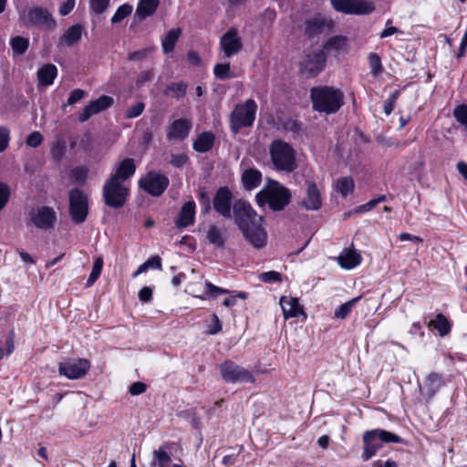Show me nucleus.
<instances>
[{"instance_id": "nucleus-50", "label": "nucleus", "mask_w": 467, "mask_h": 467, "mask_svg": "<svg viewBox=\"0 0 467 467\" xmlns=\"http://www.w3.org/2000/svg\"><path fill=\"white\" fill-rule=\"evenodd\" d=\"M258 278L264 283L270 284L280 282L282 280V275L276 271H268L260 274Z\"/></svg>"}, {"instance_id": "nucleus-61", "label": "nucleus", "mask_w": 467, "mask_h": 467, "mask_svg": "<svg viewBox=\"0 0 467 467\" xmlns=\"http://www.w3.org/2000/svg\"><path fill=\"white\" fill-rule=\"evenodd\" d=\"M146 389H147V386L145 383L137 381V382L132 383L130 386L129 392L131 395H140V394L144 393L146 391Z\"/></svg>"}, {"instance_id": "nucleus-33", "label": "nucleus", "mask_w": 467, "mask_h": 467, "mask_svg": "<svg viewBox=\"0 0 467 467\" xmlns=\"http://www.w3.org/2000/svg\"><path fill=\"white\" fill-rule=\"evenodd\" d=\"M442 384V378L440 374L432 372L431 373L425 381L424 389H421L423 395L431 398L441 388Z\"/></svg>"}, {"instance_id": "nucleus-29", "label": "nucleus", "mask_w": 467, "mask_h": 467, "mask_svg": "<svg viewBox=\"0 0 467 467\" xmlns=\"http://www.w3.org/2000/svg\"><path fill=\"white\" fill-rule=\"evenodd\" d=\"M159 4V0H140L136 8L135 17L142 21L152 16L156 12Z\"/></svg>"}, {"instance_id": "nucleus-31", "label": "nucleus", "mask_w": 467, "mask_h": 467, "mask_svg": "<svg viewBox=\"0 0 467 467\" xmlns=\"http://www.w3.org/2000/svg\"><path fill=\"white\" fill-rule=\"evenodd\" d=\"M169 448L170 445L168 443H165L161 445L158 450L153 451V460L152 462L150 463L151 467H170L171 458L168 452Z\"/></svg>"}, {"instance_id": "nucleus-62", "label": "nucleus", "mask_w": 467, "mask_h": 467, "mask_svg": "<svg viewBox=\"0 0 467 467\" xmlns=\"http://www.w3.org/2000/svg\"><path fill=\"white\" fill-rule=\"evenodd\" d=\"M188 157L185 154H175L171 155V163L176 167L181 168L188 161Z\"/></svg>"}, {"instance_id": "nucleus-21", "label": "nucleus", "mask_w": 467, "mask_h": 467, "mask_svg": "<svg viewBox=\"0 0 467 467\" xmlns=\"http://www.w3.org/2000/svg\"><path fill=\"white\" fill-rule=\"evenodd\" d=\"M363 453H362V460L363 461H368L371 459L376 452L381 449L382 442L379 440V436L375 430L371 431H366L363 433Z\"/></svg>"}, {"instance_id": "nucleus-11", "label": "nucleus", "mask_w": 467, "mask_h": 467, "mask_svg": "<svg viewBox=\"0 0 467 467\" xmlns=\"http://www.w3.org/2000/svg\"><path fill=\"white\" fill-rule=\"evenodd\" d=\"M169 178L156 171H149L139 181V186L151 196H161L169 186Z\"/></svg>"}, {"instance_id": "nucleus-19", "label": "nucleus", "mask_w": 467, "mask_h": 467, "mask_svg": "<svg viewBox=\"0 0 467 467\" xmlns=\"http://www.w3.org/2000/svg\"><path fill=\"white\" fill-rule=\"evenodd\" d=\"M306 198L300 202V205L309 211H317L322 206L320 191L316 182H306Z\"/></svg>"}, {"instance_id": "nucleus-23", "label": "nucleus", "mask_w": 467, "mask_h": 467, "mask_svg": "<svg viewBox=\"0 0 467 467\" xmlns=\"http://www.w3.org/2000/svg\"><path fill=\"white\" fill-rule=\"evenodd\" d=\"M83 26L75 24L68 27L57 41V47H72L81 40Z\"/></svg>"}, {"instance_id": "nucleus-25", "label": "nucleus", "mask_w": 467, "mask_h": 467, "mask_svg": "<svg viewBox=\"0 0 467 467\" xmlns=\"http://www.w3.org/2000/svg\"><path fill=\"white\" fill-rule=\"evenodd\" d=\"M280 305L285 319L296 317L299 315H304L306 317L303 307L300 306L296 297L282 296L280 299Z\"/></svg>"}, {"instance_id": "nucleus-49", "label": "nucleus", "mask_w": 467, "mask_h": 467, "mask_svg": "<svg viewBox=\"0 0 467 467\" xmlns=\"http://www.w3.org/2000/svg\"><path fill=\"white\" fill-rule=\"evenodd\" d=\"M11 195L10 187L5 183L0 182V212L5 207L7 204Z\"/></svg>"}, {"instance_id": "nucleus-58", "label": "nucleus", "mask_w": 467, "mask_h": 467, "mask_svg": "<svg viewBox=\"0 0 467 467\" xmlns=\"http://www.w3.org/2000/svg\"><path fill=\"white\" fill-rule=\"evenodd\" d=\"M400 96V90H395L389 98L388 101L384 105V112L389 115L395 107V103Z\"/></svg>"}, {"instance_id": "nucleus-10", "label": "nucleus", "mask_w": 467, "mask_h": 467, "mask_svg": "<svg viewBox=\"0 0 467 467\" xmlns=\"http://www.w3.org/2000/svg\"><path fill=\"white\" fill-rule=\"evenodd\" d=\"M330 3L337 12L345 15L368 16L376 9L371 0H330Z\"/></svg>"}, {"instance_id": "nucleus-30", "label": "nucleus", "mask_w": 467, "mask_h": 467, "mask_svg": "<svg viewBox=\"0 0 467 467\" xmlns=\"http://www.w3.org/2000/svg\"><path fill=\"white\" fill-rule=\"evenodd\" d=\"M241 180L244 188L247 191H251L260 185L262 173L254 168H250L243 172Z\"/></svg>"}, {"instance_id": "nucleus-34", "label": "nucleus", "mask_w": 467, "mask_h": 467, "mask_svg": "<svg viewBox=\"0 0 467 467\" xmlns=\"http://www.w3.org/2000/svg\"><path fill=\"white\" fill-rule=\"evenodd\" d=\"M182 35V29L181 28H173L170 30L164 38L161 41V46L163 49L164 54H168L170 52H172L175 45Z\"/></svg>"}, {"instance_id": "nucleus-14", "label": "nucleus", "mask_w": 467, "mask_h": 467, "mask_svg": "<svg viewBox=\"0 0 467 467\" xmlns=\"http://www.w3.org/2000/svg\"><path fill=\"white\" fill-rule=\"evenodd\" d=\"M327 57L324 50H317L306 55L301 63L302 70L307 78H314L325 67Z\"/></svg>"}, {"instance_id": "nucleus-32", "label": "nucleus", "mask_w": 467, "mask_h": 467, "mask_svg": "<svg viewBox=\"0 0 467 467\" xmlns=\"http://www.w3.org/2000/svg\"><path fill=\"white\" fill-rule=\"evenodd\" d=\"M57 74V68L53 64H47L37 71L38 83L44 87L53 84Z\"/></svg>"}, {"instance_id": "nucleus-44", "label": "nucleus", "mask_w": 467, "mask_h": 467, "mask_svg": "<svg viewBox=\"0 0 467 467\" xmlns=\"http://www.w3.org/2000/svg\"><path fill=\"white\" fill-rule=\"evenodd\" d=\"M188 85L182 81L174 82L167 87V90L171 91L177 99L184 97L187 92Z\"/></svg>"}, {"instance_id": "nucleus-1", "label": "nucleus", "mask_w": 467, "mask_h": 467, "mask_svg": "<svg viewBox=\"0 0 467 467\" xmlns=\"http://www.w3.org/2000/svg\"><path fill=\"white\" fill-rule=\"evenodd\" d=\"M233 216L244 237L254 248L265 246L267 234L262 226L263 217L256 213L248 202L236 200L233 204Z\"/></svg>"}, {"instance_id": "nucleus-5", "label": "nucleus", "mask_w": 467, "mask_h": 467, "mask_svg": "<svg viewBox=\"0 0 467 467\" xmlns=\"http://www.w3.org/2000/svg\"><path fill=\"white\" fill-rule=\"evenodd\" d=\"M19 19L26 26H38L45 30H54L57 24L52 14L45 7H25L19 11Z\"/></svg>"}, {"instance_id": "nucleus-2", "label": "nucleus", "mask_w": 467, "mask_h": 467, "mask_svg": "<svg viewBox=\"0 0 467 467\" xmlns=\"http://www.w3.org/2000/svg\"><path fill=\"white\" fill-rule=\"evenodd\" d=\"M310 99L315 111L331 115L344 105V93L331 86H317L310 89Z\"/></svg>"}, {"instance_id": "nucleus-38", "label": "nucleus", "mask_w": 467, "mask_h": 467, "mask_svg": "<svg viewBox=\"0 0 467 467\" xmlns=\"http://www.w3.org/2000/svg\"><path fill=\"white\" fill-rule=\"evenodd\" d=\"M360 298L361 296H357L339 306L334 313L335 317L338 319H345L351 312L353 306L360 300Z\"/></svg>"}, {"instance_id": "nucleus-63", "label": "nucleus", "mask_w": 467, "mask_h": 467, "mask_svg": "<svg viewBox=\"0 0 467 467\" xmlns=\"http://www.w3.org/2000/svg\"><path fill=\"white\" fill-rule=\"evenodd\" d=\"M284 127L286 130H290L294 133H299L302 130L301 123L294 119L286 120Z\"/></svg>"}, {"instance_id": "nucleus-40", "label": "nucleus", "mask_w": 467, "mask_h": 467, "mask_svg": "<svg viewBox=\"0 0 467 467\" xmlns=\"http://www.w3.org/2000/svg\"><path fill=\"white\" fill-rule=\"evenodd\" d=\"M213 74L216 78L220 80H225L234 77L230 63H218L213 67Z\"/></svg>"}, {"instance_id": "nucleus-13", "label": "nucleus", "mask_w": 467, "mask_h": 467, "mask_svg": "<svg viewBox=\"0 0 467 467\" xmlns=\"http://www.w3.org/2000/svg\"><path fill=\"white\" fill-rule=\"evenodd\" d=\"M233 198V193L227 186L220 187L213 196V208L219 215L229 219L232 217Z\"/></svg>"}, {"instance_id": "nucleus-54", "label": "nucleus", "mask_w": 467, "mask_h": 467, "mask_svg": "<svg viewBox=\"0 0 467 467\" xmlns=\"http://www.w3.org/2000/svg\"><path fill=\"white\" fill-rule=\"evenodd\" d=\"M153 50V48H143L138 51L131 52L128 55L130 61H142Z\"/></svg>"}, {"instance_id": "nucleus-7", "label": "nucleus", "mask_w": 467, "mask_h": 467, "mask_svg": "<svg viewBox=\"0 0 467 467\" xmlns=\"http://www.w3.org/2000/svg\"><path fill=\"white\" fill-rule=\"evenodd\" d=\"M257 104L253 99L237 104L231 114V130L237 134L241 129L251 127L255 119Z\"/></svg>"}, {"instance_id": "nucleus-27", "label": "nucleus", "mask_w": 467, "mask_h": 467, "mask_svg": "<svg viewBox=\"0 0 467 467\" xmlns=\"http://www.w3.org/2000/svg\"><path fill=\"white\" fill-rule=\"evenodd\" d=\"M205 240L216 248H223L226 242L225 231L215 224H210L206 231Z\"/></svg>"}, {"instance_id": "nucleus-64", "label": "nucleus", "mask_w": 467, "mask_h": 467, "mask_svg": "<svg viewBox=\"0 0 467 467\" xmlns=\"http://www.w3.org/2000/svg\"><path fill=\"white\" fill-rule=\"evenodd\" d=\"M145 264L147 265L149 269L153 268L161 270L162 267L161 258L159 255L150 257L147 261H145Z\"/></svg>"}, {"instance_id": "nucleus-52", "label": "nucleus", "mask_w": 467, "mask_h": 467, "mask_svg": "<svg viewBox=\"0 0 467 467\" xmlns=\"http://www.w3.org/2000/svg\"><path fill=\"white\" fill-rule=\"evenodd\" d=\"M89 5L96 14L99 15L108 9L109 0H89Z\"/></svg>"}, {"instance_id": "nucleus-57", "label": "nucleus", "mask_w": 467, "mask_h": 467, "mask_svg": "<svg viewBox=\"0 0 467 467\" xmlns=\"http://www.w3.org/2000/svg\"><path fill=\"white\" fill-rule=\"evenodd\" d=\"M205 287H206V295L208 296L215 297L219 294H229L230 293L229 290L216 286L213 284H212L211 282H206Z\"/></svg>"}, {"instance_id": "nucleus-47", "label": "nucleus", "mask_w": 467, "mask_h": 467, "mask_svg": "<svg viewBox=\"0 0 467 467\" xmlns=\"http://www.w3.org/2000/svg\"><path fill=\"white\" fill-rule=\"evenodd\" d=\"M85 96L86 91L84 89L76 88L72 90L69 94L67 103L62 106V109L66 111L67 106L74 105L75 103L80 101Z\"/></svg>"}, {"instance_id": "nucleus-22", "label": "nucleus", "mask_w": 467, "mask_h": 467, "mask_svg": "<svg viewBox=\"0 0 467 467\" xmlns=\"http://www.w3.org/2000/svg\"><path fill=\"white\" fill-rule=\"evenodd\" d=\"M195 219V202L191 200L186 202L181 208L178 216L175 218L177 228H186L194 223Z\"/></svg>"}, {"instance_id": "nucleus-15", "label": "nucleus", "mask_w": 467, "mask_h": 467, "mask_svg": "<svg viewBox=\"0 0 467 467\" xmlns=\"http://www.w3.org/2000/svg\"><path fill=\"white\" fill-rule=\"evenodd\" d=\"M114 103V99L112 97L102 95L99 99L90 101L87 106H85L82 110L79 112L78 119L80 122H85L89 119L95 114H98L109 108H110Z\"/></svg>"}, {"instance_id": "nucleus-4", "label": "nucleus", "mask_w": 467, "mask_h": 467, "mask_svg": "<svg viewBox=\"0 0 467 467\" xmlns=\"http://www.w3.org/2000/svg\"><path fill=\"white\" fill-rule=\"evenodd\" d=\"M272 163L277 171H293L296 165V155L293 148L281 140L272 141L269 147Z\"/></svg>"}, {"instance_id": "nucleus-51", "label": "nucleus", "mask_w": 467, "mask_h": 467, "mask_svg": "<svg viewBox=\"0 0 467 467\" xmlns=\"http://www.w3.org/2000/svg\"><path fill=\"white\" fill-rule=\"evenodd\" d=\"M223 325L216 314L212 315V321L208 325L206 333L209 335H216L222 331Z\"/></svg>"}, {"instance_id": "nucleus-28", "label": "nucleus", "mask_w": 467, "mask_h": 467, "mask_svg": "<svg viewBox=\"0 0 467 467\" xmlns=\"http://www.w3.org/2000/svg\"><path fill=\"white\" fill-rule=\"evenodd\" d=\"M214 141L215 135L212 131H203L193 141L192 148L197 152L205 153L213 149Z\"/></svg>"}, {"instance_id": "nucleus-42", "label": "nucleus", "mask_w": 467, "mask_h": 467, "mask_svg": "<svg viewBox=\"0 0 467 467\" xmlns=\"http://www.w3.org/2000/svg\"><path fill=\"white\" fill-rule=\"evenodd\" d=\"M103 267V258L98 257L93 265L92 271L88 276L86 286L90 287L99 277Z\"/></svg>"}, {"instance_id": "nucleus-43", "label": "nucleus", "mask_w": 467, "mask_h": 467, "mask_svg": "<svg viewBox=\"0 0 467 467\" xmlns=\"http://www.w3.org/2000/svg\"><path fill=\"white\" fill-rule=\"evenodd\" d=\"M132 12V5L130 4H124L120 5L117 11L115 12L114 16L111 17V23L117 24L121 22L124 18L129 16Z\"/></svg>"}, {"instance_id": "nucleus-60", "label": "nucleus", "mask_w": 467, "mask_h": 467, "mask_svg": "<svg viewBox=\"0 0 467 467\" xmlns=\"http://www.w3.org/2000/svg\"><path fill=\"white\" fill-rule=\"evenodd\" d=\"M154 73L152 70H146L140 73L137 78L136 84L137 86H141L146 82H150L153 79Z\"/></svg>"}, {"instance_id": "nucleus-48", "label": "nucleus", "mask_w": 467, "mask_h": 467, "mask_svg": "<svg viewBox=\"0 0 467 467\" xmlns=\"http://www.w3.org/2000/svg\"><path fill=\"white\" fill-rule=\"evenodd\" d=\"M453 116L456 120L465 128H467V105L462 104L453 109Z\"/></svg>"}, {"instance_id": "nucleus-36", "label": "nucleus", "mask_w": 467, "mask_h": 467, "mask_svg": "<svg viewBox=\"0 0 467 467\" xmlns=\"http://www.w3.org/2000/svg\"><path fill=\"white\" fill-rule=\"evenodd\" d=\"M354 180L350 176L338 178L336 182V190L343 197L348 196L354 191Z\"/></svg>"}, {"instance_id": "nucleus-59", "label": "nucleus", "mask_w": 467, "mask_h": 467, "mask_svg": "<svg viewBox=\"0 0 467 467\" xmlns=\"http://www.w3.org/2000/svg\"><path fill=\"white\" fill-rule=\"evenodd\" d=\"M65 153V145L63 142H57L51 148V155L52 157L58 161L62 158Z\"/></svg>"}, {"instance_id": "nucleus-12", "label": "nucleus", "mask_w": 467, "mask_h": 467, "mask_svg": "<svg viewBox=\"0 0 467 467\" xmlns=\"http://www.w3.org/2000/svg\"><path fill=\"white\" fill-rule=\"evenodd\" d=\"M90 368V363L86 358L67 359L60 362L58 372L69 379L83 378Z\"/></svg>"}, {"instance_id": "nucleus-46", "label": "nucleus", "mask_w": 467, "mask_h": 467, "mask_svg": "<svg viewBox=\"0 0 467 467\" xmlns=\"http://www.w3.org/2000/svg\"><path fill=\"white\" fill-rule=\"evenodd\" d=\"M368 63L373 76H378L382 72L383 67L379 55L376 53H370L368 55Z\"/></svg>"}, {"instance_id": "nucleus-37", "label": "nucleus", "mask_w": 467, "mask_h": 467, "mask_svg": "<svg viewBox=\"0 0 467 467\" xmlns=\"http://www.w3.org/2000/svg\"><path fill=\"white\" fill-rule=\"evenodd\" d=\"M10 46L12 47L15 56H20L26 52L29 47V39L16 36L10 40Z\"/></svg>"}, {"instance_id": "nucleus-3", "label": "nucleus", "mask_w": 467, "mask_h": 467, "mask_svg": "<svg viewBox=\"0 0 467 467\" xmlns=\"http://www.w3.org/2000/svg\"><path fill=\"white\" fill-rule=\"evenodd\" d=\"M292 194L289 189L278 182L267 179V184L256 194L255 200L259 206L268 204L272 211H283L291 202Z\"/></svg>"}, {"instance_id": "nucleus-16", "label": "nucleus", "mask_w": 467, "mask_h": 467, "mask_svg": "<svg viewBox=\"0 0 467 467\" xmlns=\"http://www.w3.org/2000/svg\"><path fill=\"white\" fill-rule=\"evenodd\" d=\"M220 46L224 57L229 58L239 53L243 48V43L241 37L238 36L237 30L231 28L223 34L220 40Z\"/></svg>"}, {"instance_id": "nucleus-53", "label": "nucleus", "mask_w": 467, "mask_h": 467, "mask_svg": "<svg viewBox=\"0 0 467 467\" xmlns=\"http://www.w3.org/2000/svg\"><path fill=\"white\" fill-rule=\"evenodd\" d=\"M10 140V132L6 127L0 126V153L8 147Z\"/></svg>"}, {"instance_id": "nucleus-17", "label": "nucleus", "mask_w": 467, "mask_h": 467, "mask_svg": "<svg viewBox=\"0 0 467 467\" xmlns=\"http://www.w3.org/2000/svg\"><path fill=\"white\" fill-rule=\"evenodd\" d=\"M333 26L334 24L331 19L318 15L306 20L304 34L307 38H313L320 34L330 31Z\"/></svg>"}, {"instance_id": "nucleus-20", "label": "nucleus", "mask_w": 467, "mask_h": 467, "mask_svg": "<svg viewBox=\"0 0 467 467\" xmlns=\"http://www.w3.org/2000/svg\"><path fill=\"white\" fill-rule=\"evenodd\" d=\"M56 213L53 208L42 206L31 213V220L36 227L39 229H49L54 226Z\"/></svg>"}, {"instance_id": "nucleus-55", "label": "nucleus", "mask_w": 467, "mask_h": 467, "mask_svg": "<svg viewBox=\"0 0 467 467\" xmlns=\"http://www.w3.org/2000/svg\"><path fill=\"white\" fill-rule=\"evenodd\" d=\"M43 141V136L39 131H34L30 133L26 140L27 146L36 148Z\"/></svg>"}, {"instance_id": "nucleus-9", "label": "nucleus", "mask_w": 467, "mask_h": 467, "mask_svg": "<svg viewBox=\"0 0 467 467\" xmlns=\"http://www.w3.org/2000/svg\"><path fill=\"white\" fill-rule=\"evenodd\" d=\"M69 215L76 224L83 223L88 213V200L82 190L74 188L68 194Z\"/></svg>"}, {"instance_id": "nucleus-24", "label": "nucleus", "mask_w": 467, "mask_h": 467, "mask_svg": "<svg viewBox=\"0 0 467 467\" xmlns=\"http://www.w3.org/2000/svg\"><path fill=\"white\" fill-rule=\"evenodd\" d=\"M136 171V164L134 159L126 158L119 163L115 171L110 174L109 177L115 178L116 180L126 183V182L133 176Z\"/></svg>"}, {"instance_id": "nucleus-45", "label": "nucleus", "mask_w": 467, "mask_h": 467, "mask_svg": "<svg viewBox=\"0 0 467 467\" xmlns=\"http://www.w3.org/2000/svg\"><path fill=\"white\" fill-rule=\"evenodd\" d=\"M376 431L382 443H401L403 441V440L400 436L396 435L393 432L381 429H376Z\"/></svg>"}, {"instance_id": "nucleus-18", "label": "nucleus", "mask_w": 467, "mask_h": 467, "mask_svg": "<svg viewBox=\"0 0 467 467\" xmlns=\"http://www.w3.org/2000/svg\"><path fill=\"white\" fill-rule=\"evenodd\" d=\"M192 121L188 119H178L166 127L168 140H184L188 138L192 130Z\"/></svg>"}, {"instance_id": "nucleus-56", "label": "nucleus", "mask_w": 467, "mask_h": 467, "mask_svg": "<svg viewBox=\"0 0 467 467\" xmlns=\"http://www.w3.org/2000/svg\"><path fill=\"white\" fill-rule=\"evenodd\" d=\"M144 108L145 104L143 102H137L135 105H133L127 110L126 117L128 119L137 118L142 114Z\"/></svg>"}, {"instance_id": "nucleus-39", "label": "nucleus", "mask_w": 467, "mask_h": 467, "mask_svg": "<svg viewBox=\"0 0 467 467\" xmlns=\"http://www.w3.org/2000/svg\"><path fill=\"white\" fill-rule=\"evenodd\" d=\"M346 37L342 36H335L324 44V51H339L346 46Z\"/></svg>"}, {"instance_id": "nucleus-26", "label": "nucleus", "mask_w": 467, "mask_h": 467, "mask_svg": "<svg viewBox=\"0 0 467 467\" xmlns=\"http://www.w3.org/2000/svg\"><path fill=\"white\" fill-rule=\"evenodd\" d=\"M337 259L338 265L344 269H352L361 262L360 254L350 248H345Z\"/></svg>"}, {"instance_id": "nucleus-35", "label": "nucleus", "mask_w": 467, "mask_h": 467, "mask_svg": "<svg viewBox=\"0 0 467 467\" xmlns=\"http://www.w3.org/2000/svg\"><path fill=\"white\" fill-rule=\"evenodd\" d=\"M428 326L434 327V328L438 330L441 337L448 335L451 327L447 317L441 313L437 314L435 319L429 322Z\"/></svg>"}, {"instance_id": "nucleus-6", "label": "nucleus", "mask_w": 467, "mask_h": 467, "mask_svg": "<svg viewBox=\"0 0 467 467\" xmlns=\"http://www.w3.org/2000/svg\"><path fill=\"white\" fill-rule=\"evenodd\" d=\"M130 194L127 183H123L115 178L109 177L102 188L104 203L113 209L124 206Z\"/></svg>"}, {"instance_id": "nucleus-41", "label": "nucleus", "mask_w": 467, "mask_h": 467, "mask_svg": "<svg viewBox=\"0 0 467 467\" xmlns=\"http://www.w3.org/2000/svg\"><path fill=\"white\" fill-rule=\"evenodd\" d=\"M198 201L202 208V213L206 215L212 210L211 199L205 187H200L198 191Z\"/></svg>"}, {"instance_id": "nucleus-8", "label": "nucleus", "mask_w": 467, "mask_h": 467, "mask_svg": "<svg viewBox=\"0 0 467 467\" xmlns=\"http://www.w3.org/2000/svg\"><path fill=\"white\" fill-rule=\"evenodd\" d=\"M220 373L227 383H254L255 378L250 370L236 364L232 360H226L220 365Z\"/></svg>"}]
</instances>
